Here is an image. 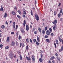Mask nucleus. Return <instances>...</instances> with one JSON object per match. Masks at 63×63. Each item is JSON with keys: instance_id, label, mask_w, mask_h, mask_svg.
I'll return each mask as SVG.
<instances>
[{"instance_id": "nucleus-1", "label": "nucleus", "mask_w": 63, "mask_h": 63, "mask_svg": "<svg viewBox=\"0 0 63 63\" xmlns=\"http://www.w3.org/2000/svg\"><path fill=\"white\" fill-rule=\"evenodd\" d=\"M35 19L37 20L38 21L39 20V16L37 14H35Z\"/></svg>"}, {"instance_id": "nucleus-2", "label": "nucleus", "mask_w": 63, "mask_h": 63, "mask_svg": "<svg viewBox=\"0 0 63 63\" xmlns=\"http://www.w3.org/2000/svg\"><path fill=\"white\" fill-rule=\"evenodd\" d=\"M46 33L47 35H50V32H49V30H48L46 32Z\"/></svg>"}, {"instance_id": "nucleus-3", "label": "nucleus", "mask_w": 63, "mask_h": 63, "mask_svg": "<svg viewBox=\"0 0 63 63\" xmlns=\"http://www.w3.org/2000/svg\"><path fill=\"white\" fill-rule=\"evenodd\" d=\"M26 29L27 31H28L29 30V26L27 25H26Z\"/></svg>"}, {"instance_id": "nucleus-4", "label": "nucleus", "mask_w": 63, "mask_h": 63, "mask_svg": "<svg viewBox=\"0 0 63 63\" xmlns=\"http://www.w3.org/2000/svg\"><path fill=\"white\" fill-rule=\"evenodd\" d=\"M32 61H35V57H34V56H32Z\"/></svg>"}, {"instance_id": "nucleus-5", "label": "nucleus", "mask_w": 63, "mask_h": 63, "mask_svg": "<svg viewBox=\"0 0 63 63\" xmlns=\"http://www.w3.org/2000/svg\"><path fill=\"white\" fill-rule=\"evenodd\" d=\"M25 24H26V21L25 20H24V23H23V27H25Z\"/></svg>"}, {"instance_id": "nucleus-6", "label": "nucleus", "mask_w": 63, "mask_h": 63, "mask_svg": "<svg viewBox=\"0 0 63 63\" xmlns=\"http://www.w3.org/2000/svg\"><path fill=\"white\" fill-rule=\"evenodd\" d=\"M57 23V21L56 20H54V22H52V23L53 24H56V23Z\"/></svg>"}, {"instance_id": "nucleus-7", "label": "nucleus", "mask_w": 63, "mask_h": 63, "mask_svg": "<svg viewBox=\"0 0 63 63\" xmlns=\"http://www.w3.org/2000/svg\"><path fill=\"white\" fill-rule=\"evenodd\" d=\"M63 46H62L61 47V48L59 50V51L60 52H61L63 51Z\"/></svg>"}, {"instance_id": "nucleus-8", "label": "nucleus", "mask_w": 63, "mask_h": 63, "mask_svg": "<svg viewBox=\"0 0 63 63\" xmlns=\"http://www.w3.org/2000/svg\"><path fill=\"white\" fill-rule=\"evenodd\" d=\"M15 43L14 41H12L11 43V46H15Z\"/></svg>"}, {"instance_id": "nucleus-9", "label": "nucleus", "mask_w": 63, "mask_h": 63, "mask_svg": "<svg viewBox=\"0 0 63 63\" xmlns=\"http://www.w3.org/2000/svg\"><path fill=\"white\" fill-rule=\"evenodd\" d=\"M20 30L22 33H24V32H25V31H24V30L23 29H21Z\"/></svg>"}, {"instance_id": "nucleus-10", "label": "nucleus", "mask_w": 63, "mask_h": 63, "mask_svg": "<svg viewBox=\"0 0 63 63\" xmlns=\"http://www.w3.org/2000/svg\"><path fill=\"white\" fill-rule=\"evenodd\" d=\"M54 58H55V57L54 56H52L50 58V60H53V59H54Z\"/></svg>"}, {"instance_id": "nucleus-11", "label": "nucleus", "mask_w": 63, "mask_h": 63, "mask_svg": "<svg viewBox=\"0 0 63 63\" xmlns=\"http://www.w3.org/2000/svg\"><path fill=\"white\" fill-rule=\"evenodd\" d=\"M26 58L28 60V61H30L31 60V58H30V57H28L27 56L26 57Z\"/></svg>"}, {"instance_id": "nucleus-12", "label": "nucleus", "mask_w": 63, "mask_h": 63, "mask_svg": "<svg viewBox=\"0 0 63 63\" xmlns=\"http://www.w3.org/2000/svg\"><path fill=\"white\" fill-rule=\"evenodd\" d=\"M9 56L10 58H11V59H13V54H10L9 55Z\"/></svg>"}, {"instance_id": "nucleus-13", "label": "nucleus", "mask_w": 63, "mask_h": 63, "mask_svg": "<svg viewBox=\"0 0 63 63\" xmlns=\"http://www.w3.org/2000/svg\"><path fill=\"white\" fill-rule=\"evenodd\" d=\"M55 26L53 27V29L54 30H55V28L56 27V24H55Z\"/></svg>"}, {"instance_id": "nucleus-14", "label": "nucleus", "mask_w": 63, "mask_h": 63, "mask_svg": "<svg viewBox=\"0 0 63 63\" xmlns=\"http://www.w3.org/2000/svg\"><path fill=\"white\" fill-rule=\"evenodd\" d=\"M10 40V37H8L7 38V39L6 41V42H9V41Z\"/></svg>"}, {"instance_id": "nucleus-15", "label": "nucleus", "mask_w": 63, "mask_h": 63, "mask_svg": "<svg viewBox=\"0 0 63 63\" xmlns=\"http://www.w3.org/2000/svg\"><path fill=\"white\" fill-rule=\"evenodd\" d=\"M39 61L40 62H41V63H42V62H43V59L42 58H40L39 59Z\"/></svg>"}, {"instance_id": "nucleus-16", "label": "nucleus", "mask_w": 63, "mask_h": 63, "mask_svg": "<svg viewBox=\"0 0 63 63\" xmlns=\"http://www.w3.org/2000/svg\"><path fill=\"white\" fill-rule=\"evenodd\" d=\"M12 14L13 15H16V12L14 11H12Z\"/></svg>"}, {"instance_id": "nucleus-17", "label": "nucleus", "mask_w": 63, "mask_h": 63, "mask_svg": "<svg viewBox=\"0 0 63 63\" xmlns=\"http://www.w3.org/2000/svg\"><path fill=\"white\" fill-rule=\"evenodd\" d=\"M37 40L39 43H40V40H39V38L38 36H37Z\"/></svg>"}, {"instance_id": "nucleus-18", "label": "nucleus", "mask_w": 63, "mask_h": 63, "mask_svg": "<svg viewBox=\"0 0 63 63\" xmlns=\"http://www.w3.org/2000/svg\"><path fill=\"white\" fill-rule=\"evenodd\" d=\"M42 33L43 35L45 34V30H42Z\"/></svg>"}, {"instance_id": "nucleus-19", "label": "nucleus", "mask_w": 63, "mask_h": 63, "mask_svg": "<svg viewBox=\"0 0 63 63\" xmlns=\"http://www.w3.org/2000/svg\"><path fill=\"white\" fill-rule=\"evenodd\" d=\"M46 41L47 43L49 42V40L48 39H47L46 40Z\"/></svg>"}, {"instance_id": "nucleus-20", "label": "nucleus", "mask_w": 63, "mask_h": 63, "mask_svg": "<svg viewBox=\"0 0 63 63\" xmlns=\"http://www.w3.org/2000/svg\"><path fill=\"white\" fill-rule=\"evenodd\" d=\"M26 49L28 51L29 50V47L28 46H27L26 47Z\"/></svg>"}, {"instance_id": "nucleus-21", "label": "nucleus", "mask_w": 63, "mask_h": 63, "mask_svg": "<svg viewBox=\"0 0 63 63\" xmlns=\"http://www.w3.org/2000/svg\"><path fill=\"white\" fill-rule=\"evenodd\" d=\"M19 57H20V60H22V56H21V55H20L19 56Z\"/></svg>"}, {"instance_id": "nucleus-22", "label": "nucleus", "mask_w": 63, "mask_h": 63, "mask_svg": "<svg viewBox=\"0 0 63 63\" xmlns=\"http://www.w3.org/2000/svg\"><path fill=\"white\" fill-rule=\"evenodd\" d=\"M49 30L50 33H51L52 32V29L51 28H49Z\"/></svg>"}, {"instance_id": "nucleus-23", "label": "nucleus", "mask_w": 63, "mask_h": 63, "mask_svg": "<svg viewBox=\"0 0 63 63\" xmlns=\"http://www.w3.org/2000/svg\"><path fill=\"white\" fill-rule=\"evenodd\" d=\"M38 30L41 33V32H42V31L41 30V28H39Z\"/></svg>"}, {"instance_id": "nucleus-24", "label": "nucleus", "mask_w": 63, "mask_h": 63, "mask_svg": "<svg viewBox=\"0 0 63 63\" xmlns=\"http://www.w3.org/2000/svg\"><path fill=\"white\" fill-rule=\"evenodd\" d=\"M59 40L61 42H62V39H61V38H60L59 37Z\"/></svg>"}, {"instance_id": "nucleus-25", "label": "nucleus", "mask_w": 63, "mask_h": 63, "mask_svg": "<svg viewBox=\"0 0 63 63\" xmlns=\"http://www.w3.org/2000/svg\"><path fill=\"white\" fill-rule=\"evenodd\" d=\"M56 44H58V40L57 39L56 40Z\"/></svg>"}, {"instance_id": "nucleus-26", "label": "nucleus", "mask_w": 63, "mask_h": 63, "mask_svg": "<svg viewBox=\"0 0 63 63\" xmlns=\"http://www.w3.org/2000/svg\"><path fill=\"white\" fill-rule=\"evenodd\" d=\"M4 10V9H3V8L2 7H1L0 9V11H3Z\"/></svg>"}, {"instance_id": "nucleus-27", "label": "nucleus", "mask_w": 63, "mask_h": 63, "mask_svg": "<svg viewBox=\"0 0 63 63\" xmlns=\"http://www.w3.org/2000/svg\"><path fill=\"white\" fill-rule=\"evenodd\" d=\"M18 13H19L20 15H21V11H20V10H18Z\"/></svg>"}, {"instance_id": "nucleus-28", "label": "nucleus", "mask_w": 63, "mask_h": 63, "mask_svg": "<svg viewBox=\"0 0 63 63\" xmlns=\"http://www.w3.org/2000/svg\"><path fill=\"white\" fill-rule=\"evenodd\" d=\"M1 28H2V29H4V28H5V26L4 25H2L1 26Z\"/></svg>"}, {"instance_id": "nucleus-29", "label": "nucleus", "mask_w": 63, "mask_h": 63, "mask_svg": "<svg viewBox=\"0 0 63 63\" xmlns=\"http://www.w3.org/2000/svg\"><path fill=\"white\" fill-rule=\"evenodd\" d=\"M56 58L59 61H60V58L58 57H57Z\"/></svg>"}, {"instance_id": "nucleus-30", "label": "nucleus", "mask_w": 63, "mask_h": 63, "mask_svg": "<svg viewBox=\"0 0 63 63\" xmlns=\"http://www.w3.org/2000/svg\"><path fill=\"white\" fill-rule=\"evenodd\" d=\"M31 14L32 16H33V12H32V10H31Z\"/></svg>"}, {"instance_id": "nucleus-31", "label": "nucleus", "mask_w": 63, "mask_h": 63, "mask_svg": "<svg viewBox=\"0 0 63 63\" xmlns=\"http://www.w3.org/2000/svg\"><path fill=\"white\" fill-rule=\"evenodd\" d=\"M18 39L20 40L21 39V36L20 35H19V36L18 37Z\"/></svg>"}, {"instance_id": "nucleus-32", "label": "nucleus", "mask_w": 63, "mask_h": 63, "mask_svg": "<svg viewBox=\"0 0 63 63\" xmlns=\"http://www.w3.org/2000/svg\"><path fill=\"white\" fill-rule=\"evenodd\" d=\"M4 17H7V13H5L4 14Z\"/></svg>"}, {"instance_id": "nucleus-33", "label": "nucleus", "mask_w": 63, "mask_h": 63, "mask_svg": "<svg viewBox=\"0 0 63 63\" xmlns=\"http://www.w3.org/2000/svg\"><path fill=\"white\" fill-rule=\"evenodd\" d=\"M26 41L28 43H29V39L28 38H27L26 39Z\"/></svg>"}, {"instance_id": "nucleus-34", "label": "nucleus", "mask_w": 63, "mask_h": 63, "mask_svg": "<svg viewBox=\"0 0 63 63\" xmlns=\"http://www.w3.org/2000/svg\"><path fill=\"white\" fill-rule=\"evenodd\" d=\"M36 44L37 45V46H38L39 45V42H38L37 41H36Z\"/></svg>"}, {"instance_id": "nucleus-35", "label": "nucleus", "mask_w": 63, "mask_h": 63, "mask_svg": "<svg viewBox=\"0 0 63 63\" xmlns=\"http://www.w3.org/2000/svg\"><path fill=\"white\" fill-rule=\"evenodd\" d=\"M60 16H61V14L59 13L58 14V17H60Z\"/></svg>"}, {"instance_id": "nucleus-36", "label": "nucleus", "mask_w": 63, "mask_h": 63, "mask_svg": "<svg viewBox=\"0 0 63 63\" xmlns=\"http://www.w3.org/2000/svg\"><path fill=\"white\" fill-rule=\"evenodd\" d=\"M54 16H56V11H54Z\"/></svg>"}, {"instance_id": "nucleus-37", "label": "nucleus", "mask_w": 63, "mask_h": 63, "mask_svg": "<svg viewBox=\"0 0 63 63\" xmlns=\"http://www.w3.org/2000/svg\"><path fill=\"white\" fill-rule=\"evenodd\" d=\"M23 12H24L23 14L24 15H26V12L25 11H23Z\"/></svg>"}, {"instance_id": "nucleus-38", "label": "nucleus", "mask_w": 63, "mask_h": 63, "mask_svg": "<svg viewBox=\"0 0 63 63\" xmlns=\"http://www.w3.org/2000/svg\"><path fill=\"white\" fill-rule=\"evenodd\" d=\"M17 17L19 18H20V16H19V15H17Z\"/></svg>"}, {"instance_id": "nucleus-39", "label": "nucleus", "mask_w": 63, "mask_h": 63, "mask_svg": "<svg viewBox=\"0 0 63 63\" xmlns=\"http://www.w3.org/2000/svg\"><path fill=\"white\" fill-rule=\"evenodd\" d=\"M47 29V27H45V30L46 31Z\"/></svg>"}, {"instance_id": "nucleus-40", "label": "nucleus", "mask_w": 63, "mask_h": 63, "mask_svg": "<svg viewBox=\"0 0 63 63\" xmlns=\"http://www.w3.org/2000/svg\"><path fill=\"white\" fill-rule=\"evenodd\" d=\"M9 47L8 46H6L5 47V49H8Z\"/></svg>"}, {"instance_id": "nucleus-41", "label": "nucleus", "mask_w": 63, "mask_h": 63, "mask_svg": "<svg viewBox=\"0 0 63 63\" xmlns=\"http://www.w3.org/2000/svg\"><path fill=\"white\" fill-rule=\"evenodd\" d=\"M41 58H42L43 57V54H41Z\"/></svg>"}, {"instance_id": "nucleus-42", "label": "nucleus", "mask_w": 63, "mask_h": 63, "mask_svg": "<svg viewBox=\"0 0 63 63\" xmlns=\"http://www.w3.org/2000/svg\"><path fill=\"white\" fill-rule=\"evenodd\" d=\"M33 42L34 43H35L36 42V39H33Z\"/></svg>"}, {"instance_id": "nucleus-43", "label": "nucleus", "mask_w": 63, "mask_h": 63, "mask_svg": "<svg viewBox=\"0 0 63 63\" xmlns=\"http://www.w3.org/2000/svg\"><path fill=\"white\" fill-rule=\"evenodd\" d=\"M62 9H61L60 11V13L61 14H62Z\"/></svg>"}, {"instance_id": "nucleus-44", "label": "nucleus", "mask_w": 63, "mask_h": 63, "mask_svg": "<svg viewBox=\"0 0 63 63\" xmlns=\"http://www.w3.org/2000/svg\"><path fill=\"white\" fill-rule=\"evenodd\" d=\"M5 24H7V25H8V22L7 21H6L5 22Z\"/></svg>"}, {"instance_id": "nucleus-45", "label": "nucleus", "mask_w": 63, "mask_h": 63, "mask_svg": "<svg viewBox=\"0 0 63 63\" xmlns=\"http://www.w3.org/2000/svg\"><path fill=\"white\" fill-rule=\"evenodd\" d=\"M54 45L55 46V47L56 48V44L55 43H54Z\"/></svg>"}, {"instance_id": "nucleus-46", "label": "nucleus", "mask_w": 63, "mask_h": 63, "mask_svg": "<svg viewBox=\"0 0 63 63\" xmlns=\"http://www.w3.org/2000/svg\"><path fill=\"white\" fill-rule=\"evenodd\" d=\"M45 38H48V36L47 35H45Z\"/></svg>"}, {"instance_id": "nucleus-47", "label": "nucleus", "mask_w": 63, "mask_h": 63, "mask_svg": "<svg viewBox=\"0 0 63 63\" xmlns=\"http://www.w3.org/2000/svg\"><path fill=\"white\" fill-rule=\"evenodd\" d=\"M22 45L23 47H24V46H25V45H24L23 44H22Z\"/></svg>"}, {"instance_id": "nucleus-48", "label": "nucleus", "mask_w": 63, "mask_h": 63, "mask_svg": "<svg viewBox=\"0 0 63 63\" xmlns=\"http://www.w3.org/2000/svg\"><path fill=\"white\" fill-rule=\"evenodd\" d=\"M13 26L14 28H16V26L14 25H13Z\"/></svg>"}, {"instance_id": "nucleus-49", "label": "nucleus", "mask_w": 63, "mask_h": 63, "mask_svg": "<svg viewBox=\"0 0 63 63\" xmlns=\"http://www.w3.org/2000/svg\"><path fill=\"white\" fill-rule=\"evenodd\" d=\"M21 46H22V44L20 43V47H21Z\"/></svg>"}, {"instance_id": "nucleus-50", "label": "nucleus", "mask_w": 63, "mask_h": 63, "mask_svg": "<svg viewBox=\"0 0 63 63\" xmlns=\"http://www.w3.org/2000/svg\"><path fill=\"white\" fill-rule=\"evenodd\" d=\"M34 33L35 34H37V31H35L34 32Z\"/></svg>"}, {"instance_id": "nucleus-51", "label": "nucleus", "mask_w": 63, "mask_h": 63, "mask_svg": "<svg viewBox=\"0 0 63 63\" xmlns=\"http://www.w3.org/2000/svg\"><path fill=\"white\" fill-rule=\"evenodd\" d=\"M51 36H53V33H51Z\"/></svg>"}, {"instance_id": "nucleus-52", "label": "nucleus", "mask_w": 63, "mask_h": 63, "mask_svg": "<svg viewBox=\"0 0 63 63\" xmlns=\"http://www.w3.org/2000/svg\"><path fill=\"white\" fill-rule=\"evenodd\" d=\"M3 47V45H0V47Z\"/></svg>"}, {"instance_id": "nucleus-53", "label": "nucleus", "mask_w": 63, "mask_h": 63, "mask_svg": "<svg viewBox=\"0 0 63 63\" xmlns=\"http://www.w3.org/2000/svg\"><path fill=\"white\" fill-rule=\"evenodd\" d=\"M61 3H60L58 5V6L59 7H60V6H61Z\"/></svg>"}, {"instance_id": "nucleus-54", "label": "nucleus", "mask_w": 63, "mask_h": 63, "mask_svg": "<svg viewBox=\"0 0 63 63\" xmlns=\"http://www.w3.org/2000/svg\"><path fill=\"white\" fill-rule=\"evenodd\" d=\"M23 17H25V15H23Z\"/></svg>"}, {"instance_id": "nucleus-55", "label": "nucleus", "mask_w": 63, "mask_h": 63, "mask_svg": "<svg viewBox=\"0 0 63 63\" xmlns=\"http://www.w3.org/2000/svg\"><path fill=\"white\" fill-rule=\"evenodd\" d=\"M16 29H17L18 27V26L17 25H16Z\"/></svg>"}, {"instance_id": "nucleus-56", "label": "nucleus", "mask_w": 63, "mask_h": 63, "mask_svg": "<svg viewBox=\"0 0 63 63\" xmlns=\"http://www.w3.org/2000/svg\"><path fill=\"white\" fill-rule=\"evenodd\" d=\"M30 42H31V43H32V40L31 39H30Z\"/></svg>"}, {"instance_id": "nucleus-57", "label": "nucleus", "mask_w": 63, "mask_h": 63, "mask_svg": "<svg viewBox=\"0 0 63 63\" xmlns=\"http://www.w3.org/2000/svg\"><path fill=\"white\" fill-rule=\"evenodd\" d=\"M56 56H58V55L57 54V53H56L55 54Z\"/></svg>"}, {"instance_id": "nucleus-58", "label": "nucleus", "mask_w": 63, "mask_h": 63, "mask_svg": "<svg viewBox=\"0 0 63 63\" xmlns=\"http://www.w3.org/2000/svg\"><path fill=\"white\" fill-rule=\"evenodd\" d=\"M13 24H14V25H15L16 24V23H15V22H13Z\"/></svg>"}, {"instance_id": "nucleus-59", "label": "nucleus", "mask_w": 63, "mask_h": 63, "mask_svg": "<svg viewBox=\"0 0 63 63\" xmlns=\"http://www.w3.org/2000/svg\"><path fill=\"white\" fill-rule=\"evenodd\" d=\"M11 34H14V32H12L11 33Z\"/></svg>"}, {"instance_id": "nucleus-60", "label": "nucleus", "mask_w": 63, "mask_h": 63, "mask_svg": "<svg viewBox=\"0 0 63 63\" xmlns=\"http://www.w3.org/2000/svg\"><path fill=\"white\" fill-rule=\"evenodd\" d=\"M52 62L53 63H55V62L54 61H52Z\"/></svg>"}, {"instance_id": "nucleus-61", "label": "nucleus", "mask_w": 63, "mask_h": 63, "mask_svg": "<svg viewBox=\"0 0 63 63\" xmlns=\"http://www.w3.org/2000/svg\"><path fill=\"white\" fill-rule=\"evenodd\" d=\"M34 30H35V28H33L32 29V31H33H33H34Z\"/></svg>"}, {"instance_id": "nucleus-62", "label": "nucleus", "mask_w": 63, "mask_h": 63, "mask_svg": "<svg viewBox=\"0 0 63 63\" xmlns=\"http://www.w3.org/2000/svg\"><path fill=\"white\" fill-rule=\"evenodd\" d=\"M12 21H10V23H12Z\"/></svg>"}, {"instance_id": "nucleus-63", "label": "nucleus", "mask_w": 63, "mask_h": 63, "mask_svg": "<svg viewBox=\"0 0 63 63\" xmlns=\"http://www.w3.org/2000/svg\"><path fill=\"white\" fill-rule=\"evenodd\" d=\"M48 63H51V62L50 61H48Z\"/></svg>"}, {"instance_id": "nucleus-64", "label": "nucleus", "mask_w": 63, "mask_h": 63, "mask_svg": "<svg viewBox=\"0 0 63 63\" xmlns=\"http://www.w3.org/2000/svg\"><path fill=\"white\" fill-rule=\"evenodd\" d=\"M43 25H44V26H45V24L44 23H43Z\"/></svg>"}]
</instances>
